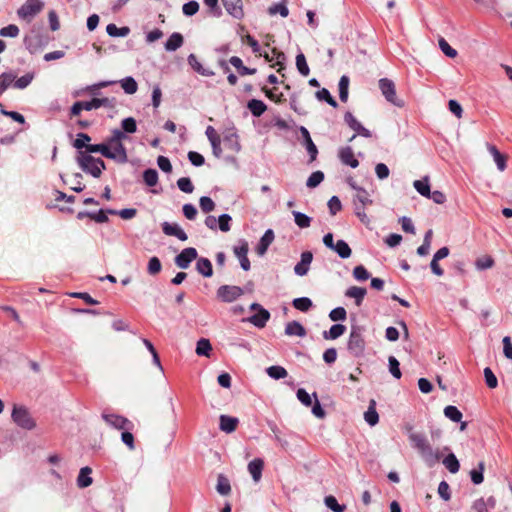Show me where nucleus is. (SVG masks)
Here are the masks:
<instances>
[{"label":"nucleus","mask_w":512,"mask_h":512,"mask_svg":"<svg viewBox=\"0 0 512 512\" xmlns=\"http://www.w3.org/2000/svg\"><path fill=\"white\" fill-rule=\"evenodd\" d=\"M299 131L303 138V145L305 146V148L310 156V161H314L317 157L318 149H317L316 145L314 144L307 128H305L304 126H301L299 128Z\"/></svg>","instance_id":"obj_15"},{"label":"nucleus","mask_w":512,"mask_h":512,"mask_svg":"<svg viewBox=\"0 0 512 512\" xmlns=\"http://www.w3.org/2000/svg\"><path fill=\"white\" fill-rule=\"evenodd\" d=\"M489 153L492 155L497 168L500 171H504L506 169V157L500 153V151L494 145L488 144L487 146Z\"/></svg>","instance_id":"obj_30"},{"label":"nucleus","mask_w":512,"mask_h":512,"mask_svg":"<svg viewBox=\"0 0 512 512\" xmlns=\"http://www.w3.org/2000/svg\"><path fill=\"white\" fill-rule=\"evenodd\" d=\"M388 366H389V372L391 373V375L396 379H400L402 376V373L400 370V363L394 356H389Z\"/></svg>","instance_id":"obj_52"},{"label":"nucleus","mask_w":512,"mask_h":512,"mask_svg":"<svg viewBox=\"0 0 512 512\" xmlns=\"http://www.w3.org/2000/svg\"><path fill=\"white\" fill-rule=\"evenodd\" d=\"M178 188L184 193H192L194 191V186L189 177H182L177 180Z\"/></svg>","instance_id":"obj_57"},{"label":"nucleus","mask_w":512,"mask_h":512,"mask_svg":"<svg viewBox=\"0 0 512 512\" xmlns=\"http://www.w3.org/2000/svg\"><path fill=\"white\" fill-rule=\"evenodd\" d=\"M184 42L182 34L179 32L172 33L164 44L165 50L172 52L179 49Z\"/></svg>","instance_id":"obj_20"},{"label":"nucleus","mask_w":512,"mask_h":512,"mask_svg":"<svg viewBox=\"0 0 512 512\" xmlns=\"http://www.w3.org/2000/svg\"><path fill=\"white\" fill-rule=\"evenodd\" d=\"M13 421L21 428L26 430H32L36 423L31 417L29 411L23 406H14L12 415Z\"/></svg>","instance_id":"obj_7"},{"label":"nucleus","mask_w":512,"mask_h":512,"mask_svg":"<svg viewBox=\"0 0 512 512\" xmlns=\"http://www.w3.org/2000/svg\"><path fill=\"white\" fill-rule=\"evenodd\" d=\"M197 257V250L193 247H187L175 257V264L181 269H187Z\"/></svg>","instance_id":"obj_11"},{"label":"nucleus","mask_w":512,"mask_h":512,"mask_svg":"<svg viewBox=\"0 0 512 512\" xmlns=\"http://www.w3.org/2000/svg\"><path fill=\"white\" fill-rule=\"evenodd\" d=\"M443 465L446 467V469L452 473L455 474L460 469V463L458 459L456 458L455 454L450 453L443 459Z\"/></svg>","instance_id":"obj_32"},{"label":"nucleus","mask_w":512,"mask_h":512,"mask_svg":"<svg viewBox=\"0 0 512 512\" xmlns=\"http://www.w3.org/2000/svg\"><path fill=\"white\" fill-rule=\"evenodd\" d=\"M263 466L264 462L260 458L253 459L252 461L249 462L248 471L255 482L260 481L262 477Z\"/></svg>","instance_id":"obj_21"},{"label":"nucleus","mask_w":512,"mask_h":512,"mask_svg":"<svg viewBox=\"0 0 512 512\" xmlns=\"http://www.w3.org/2000/svg\"><path fill=\"white\" fill-rule=\"evenodd\" d=\"M292 214L294 216V221L299 228L303 229L310 226L312 220L311 217L299 211H293Z\"/></svg>","instance_id":"obj_43"},{"label":"nucleus","mask_w":512,"mask_h":512,"mask_svg":"<svg viewBox=\"0 0 512 512\" xmlns=\"http://www.w3.org/2000/svg\"><path fill=\"white\" fill-rule=\"evenodd\" d=\"M76 161L79 167L85 173L92 175L95 178H99L102 171L106 169V164L101 158H95L90 154L79 151L76 157Z\"/></svg>","instance_id":"obj_3"},{"label":"nucleus","mask_w":512,"mask_h":512,"mask_svg":"<svg viewBox=\"0 0 512 512\" xmlns=\"http://www.w3.org/2000/svg\"><path fill=\"white\" fill-rule=\"evenodd\" d=\"M161 227L165 235L175 236L180 241H186L188 239L185 231L177 223L163 222Z\"/></svg>","instance_id":"obj_14"},{"label":"nucleus","mask_w":512,"mask_h":512,"mask_svg":"<svg viewBox=\"0 0 512 512\" xmlns=\"http://www.w3.org/2000/svg\"><path fill=\"white\" fill-rule=\"evenodd\" d=\"M366 293H367L366 288L352 286L346 290L345 296H347L349 298H353L355 300V304L357 306H360L364 300Z\"/></svg>","instance_id":"obj_22"},{"label":"nucleus","mask_w":512,"mask_h":512,"mask_svg":"<svg viewBox=\"0 0 512 512\" xmlns=\"http://www.w3.org/2000/svg\"><path fill=\"white\" fill-rule=\"evenodd\" d=\"M20 30L19 27L15 24H9L5 27H2L0 29V36L1 37H11L15 38L19 35Z\"/></svg>","instance_id":"obj_55"},{"label":"nucleus","mask_w":512,"mask_h":512,"mask_svg":"<svg viewBox=\"0 0 512 512\" xmlns=\"http://www.w3.org/2000/svg\"><path fill=\"white\" fill-rule=\"evenodd\" d=\"M91 137L86 133H78L77 138L75 139L73 146L80 150L82 148L86 149V146L90 145Z\"/></svg>","instance_id":"obj_56"},{"label":"nucleus","mask_w":512,"mask_h":512,"mask_svg":"<svg viewBox=\"0 0 512 512\" xmlns=\"http://www.w3.org/2000/svg\"><path fill=\"white\" fill-rule=\"evenodd\" d=\"M34 73L28 72L20 78L14 80V87L17 89H25L28 87L34 79Z\"/></svg>","instance_id":"obj_48"},{"label":"nucleus","mask_w":512,"mask_h":512,"mask_svg":"<svg viewBox=\"0 0 512 512\" xmlns=\"http://www.w3.org/2000/svg\"><path fill=\"white\" fill-rule=\"evenodd\" d=\"M348 351L355 357H360L365 351V340L363 337V328L360 326H352L348 343Z\"/></svg>","instance_id":"obj_4"},{"label":"nucleus","mask_w":512,"mask_h":512,"mask_svg":"<svg viewBox=\"0 0 512 512\" xmlns=\"http://www.w3.org/2000/svg\"><path fill=\"white\" fill-rule=\"evenodd\" d=\"M354 204L358 203L359 206H367L372 204V199L370 198V194L364 189H358L354 196Z\"/></svg>","instance_id":"obj_38"},{"label":"nucleus","mask_w":512,"mask_h":512,"mask_svg":"<svg viewBox=\"0 0 512 512\" xmlns=\"http://www.w3.org/2000/svg\"><path fill=\"white\" fill-rule=\"evenodd\" d=\"M346 331V327L342 324H334L328 331L323 332V338L326 340H335L342 336Z\"/></svg>","instance_id":"obj_31"},{"label":"nucleus","mask_w":512,"mask_h":512,"mask_svg":"<svg viewBox=\"0 0 512 512\" xmlns=\"http://www.w3.org/2000/svg\"><path fill=\"white\" fill-rule=\"evenodd\" d=\"M188 63L193 68V70L203 76H210L214 74L211 70L204 68L194 54H190L188 56Z\"/></svg>","instance_id":"obj_33"},{"label":"nucleus","mask_w":512,"mask_h":512,"mask_svg":"<svg viewBox=\"0 0 512 512\" xmlns=\"http://www.w3.org/2000/svg\"><path fill=\"white\" fill-rule=\"evenodd\" d=\"M44 8V2L41 0H26L17 10L19 19L31 22Z\"/></svg>","instance_id":"obj_5"},{"label":"nucleus","mask_w":512,"mask_h":512,"mask_svg":"<svg viewBox=\"0 0 512 512\" xmlns=\"http://www.w3.org/2000/svg\"><path fill=\"white\" fill-rule=\"evenodd\" d=\"M331 250L334 251L342 259H348L352 254L350 246L346 241L342 239L338 240L335 243L334 248Z\"/></svg>","instance_id":"obj_28"},{"label":"nucleus","mask_w":512,"mask_h":512,"mask_svg":"<svg viewBox=\"0 0 512 512\" xmlns=\"http://www.w3.org/2000/svg\"><path fill=\"white\" fill-rule=\"evenodd\" d=\"M250 309L256 311V313L246 319L244 318L243 321L250 322L257 328H264L270 319V312L258 303H252Z\"/></svg>","instance_id":"obj_9"},{"label":"nucleus","mask_w":512,"mask_h":512,"mask_svg":"<svg viewBox=\"0 0 512 512\" xmlns=\"http://www.w3.org/2000/svg\"><path fill=\"white\" fill-rule=\"evenodd\" d=\"M349 77L346 75L341 76L338 84L339 88V98L342 102H346L348 100L349 95Z\"/></svg>","instance_id":"obj_37"},{"label":"nucleus","mask_w":512,"mask_h":512,"mask_svg":"<svg viewBox=\"0 0 512 512\" xmlns=\"http://www.w3.org/2000/svg\"><path fill=\"white\" fill-rule=\"evenodd\" d=\"M128 139L119 129L112 130V134L107 138L106 143L90 144L86 146L87 154L100 153L102 156L114 160L119 164L128 162V155L123 140Z\"/></svg>","instance_id":"obj_1"},{"label":"nucleus","mask_w":512,"mask_h":512,"mask_svg":"<svg viewBox=\"0 0 512 512\" xmlns=\"http://www.w3.org/2000/svg\"><path fill=\"white\" fill-rule=\"evenodd\" d=\"M102 418L105 420L107 424L116 429L130 430L133 428V424L130 420L117 414L103 413Z\"/></svg>","instance_id":"obj_12"},{"label":"nucleus","mask_w":512,"mask_h":512,"mask_svg":"<svg viewBox=\"0 0 512 512\" xmlns=\"http://www.w3.org/2000/svg\"><path fill=\"white\" fill-rule=\"evenodd\" d=\"M143 180L149 187H154L158 183V172L155 169L148 168L143 172Z\"/></svg>","instance_id":"obj_46"},{"label":"nucleus","mask_w":512,"mask_h":512,"mask_svg":"<svg viewBox=\"0 0 512 512\" xmlns=\"http://www.w3.org/2000/svg\"><path fill=\"white\" fill-rule=\"evenodd\" d=\"M285 334L288 336L304 337L306 336V330L300 322L291 321L286 324Z\"/></svg>","instance_id":"obj_23"},{"label":"nucleus","mask_w":512,"mask_h":512,"mask_svg":"<svg viewBox=\"0 0 512 512\" xmlns=\"http://www.w3.org/2000/svg\"><path fill=\"white\" fill-rule=\"evenodd\" d=\"M266 373L268 374L269 377H271L275 380L285 378L288 374L287 370L284 367L279 366V365H273V366L268 367L266 369Z\"/></svg>","instance_id":"obj_40"},{"label":"nucleus","mask_w":512,"mask_h":512,"mask_svg":"<svg viewBox=\"0 0 512 512\" xmlns=\"http://www.w3.org/2000/svg\"><path fill=\"white\" fill-rule=\"evenodd\" d=\"M241 146L238 137L234 133L226 134V149H231L235 152L240 150Z\"/></svg>","instance_id":"obj_60"},{"label":"nucleus","mask_w":512,"mask_h":512,"mask_svg":"<svg viewBox=\"0 0 512 512\" xmlns=\"http://www.w3.org/2000/svg\"><path fill=\"white\" fill-rule=\"evenodd\" d=\"M229 62L237 70V73L241 76L252 75L256 73L255 68H248L244 66L242 60L237 56L231 57L229 59Z\"/></svg>","instance_id":"obj_25"},{"label":"nucleus","mask_w":512,"mask_h":512,"mask_svg":"<svg viewBox=\"0 0 512 512\" xmlns=\"http://www.w3.org/2000/svg\"><path fill=\"white\" fill-rule=\"evenodd\" d=\"M226 12L237 20L244 17L242 0H226Z\"/></svg>","instance_id":"obj_17"},{"label":"nucleus","mask_w":512,"mask_h":512,"mask_svg":"<svg viewBox=\"0 0 512 512\" xmlns=\"http://www.w3.org/2000/svg\"><path fill=\"white\" fill-rule=\"evenodd\" d=\"M247 108L254 117H260L267 110L266 104L262 100L251 99L247 103Z\"/></svg>","instance_id":"obj_27"},{"label":"nucleus","mask_w":512,"mask_h":512,"mask_svg":"<svg viewBox=\"0 0 512 512\" xmlns=\"http://www.w3.org/2000/svg\"><path fill=\"white\" fill-rule=\"evenodd\" d=\"M484 469H485L484 462H479L478 468L473 469V470L470 471L471 481L475 485H479V484H481L483 482V479H484L483 478Z\"/></svg>","instance_id":"obj_49"},{"label":"nucleus","mask_w":512,"mask_h":512,"mask_svg":"<svg viewBox=\"0 0 512 512\" xmlns=\"http://www.w3.org/2000/svg\"><path fill=\"white\" fill-rule=\"evenodd\" d=\"M205 5L208 7V12L211 16L220 17L222 12L218 6V0H204Z\"/></svg>","instance_id":"obj_63"},{"label":"nucleus","mask_w":512,"mask_h":512,"mask_svg":"<svg viewBox=\"0 0 512 512\" xmlns=\"http://www.w3.org/2000/svg\"><path fill=\"white\" fill-rule=\"evenodd\" d=\"M206 136L209 139L213 153L216 157H220L222 149H221V139L217 134L216 130L212 126H208L206 129Z\"/></svg>","instance_id":"obj_18"},{"label":"nucleus","mask_w":512,"mask_h":512,"mask_svg":"<svg viewBox=\"0 0 512 512\" xmlns=\"http://www.w3.org/2000/svg\"><path fill=\"white\" fill-rule=\"evenodd\" d=\"M315 96L316 98L319 100V101H325L327 102L330 106H332L333 108H336L338 106V103L336 102V100L331 96L330 92L328 89L326 88H322L320 90H318L316 93H315Z\"/></svg>","instance_id":"obj_41"},{"label":"nucleus","mask_w":512,"mask_h":512,"mask_svg":"<svg viewBox=\"0 0 512 512\" xmlns=\"http://www.w3.org/2000/svg\"><path fill=\"white\" fill-rule=\"evenodd\" d=\"M444 415L453 422H461L462 413L453 405H448L444 408Z\"/></svg>","instance_id":"obj_47"},{"label":"nucleus","mask_w":512,"mask_h":512,"mask_svg":"<svg viewBox=\"0 0 512 512\" xmlns=\"http://www.w3.org/2000/svg\"><path fill=\"white\" fill-rule=\"evenodd\" d=\"M364 419L370 426H375L379 422V415L376 411V401L371 399L367 411L364 413Z\"/></svg>","instance_id":"obj_24"},{"label":"nucleus","mask_w":512,"mask_h":512,"mask_svg":"<svg viewBox=\"0 0 512 512\" xmlns=\"http://www.w3.org/2000/svg\"><path fill=\"white\" fill-rule=\"evenodd\" d=\"M16 75L12 72H4L0 75V90L3 92L7 90L11 84L14 85Z\"/></svg>","instance_id":"obj_50"},{"label":"nucleus","mask_w":512,"mask_h":512,"mask_svg":"<svg viewBox=\"0 0 512 512\" xmlns=\"http://www.w3.org/2000/svg\"><path fill=\"white\" fill-rule=\"evenodd\" d=\"M268 12L270 15L280 14L282 17H287L289 10L285 4L277 3L269 7Z\"/></svg>","instance_id":"obj_59"},{"label":"nucleus","mask_w":512,"mask_h":512,"mask_svg":"<svg viewBox=\"0 0 512 512\" xmlns=\"http://www.w3.org/2000/svg\"><path fill=\"white\" fill-rule=\"evenodd\" d=\"M248 251L249 244L245 239H240L237 244L233 246V253L244 271L250 270L251 267L250 260L247 256Z\"/></svg>","instance_id":"obj_10"},{"label":"nucleus","mask_w":512,"mask_h":512,"mask_svg":"<svg viewBox=\"0 0 512 512\" xmlns=\"http://www.w3.org/2000/svg\"><path fill=\"white\" fill-rule=\"evenodd\" d=\"M409 441L419 456L429 468L434 467L442 458L443 452L440 448H434L426 435L422 432H414L411 426L406 427Z\"/></svg>","instance_id":"obj_2"},{"label":"nucleus","mask_w":512,"mask_h":512,"mask_svg":"<svg viewBox=\"0 0 512 512\" xmlns=\"http://www.w3.org/2000/svg\"><path fill=\"white\" fill-rule=\"evenodd\" d=\"M324 180V173L322 171L313 172L307 179L306 186L309 188L317 187Z\"/></svg>","instance_id":"obj_54"},{"label":"nucleus","mask_w":512,"mask_h":512,"mask_svg":"<svg viewBox=\"0 0 512 512\" xmlns=\"http://www.w3.org/2000/svg\"><path fill=\"white\" fill-rule=\"evenodd\" d=\"M92 469L88 466L80 469L79 475L77 477V485L80 488H86L90 486L93 482L91 478Z\"/></svg>","instance_id":"obj_29"},{"label":"nucleus","mask_w":512,"mask_h":512,"mask_svg":"<svg viewBox=\"0 0 512 512\" xmlns=\"http://www.w3.org/2000/svg\"><path fill=\"white\" fill-rule=\"evenodd\" d=\"M116 83H119L121 85L122 89L126 94L131 95L137 92L138 84L136 80L131 76H127L121 79L120 81H101L98 84L88 87V90L94 93L96 89L105 88Z\"/></svg>","instance_id":"obj_6"},{"label":"nucleus","mask_w":512,"mask_h":512,"mask_svg":"<svg viewBox=\"0 0 512 512\" xmlns=\"http://www.w3.org/2000/svg\"><path fill=\"white\" fill-rule=\"evenodd\" d=\"M200 208L204 213H209L214 210L215 203L208 196H202L199 200Z\"/></svg>","instance_id":"obj_64"},{"label":"nucleus","mask_w":512,"mask_h":512,"mask_svg":"<svg viewBox=\"0 0 512 512\" xmlns=\"http://www.w3.org/2000/svg\"><path fill=\"white\" fill-rule=\"evenodd\" d=\"M274 241V232L272 229H268L265 231L263 236L260 238L259 243L256 246V253L259 256L265 255L269 246Z\"/></svg>","instance_id":"obj_16"},{"label":"nucleus","mask_w":512,"mask_h":512,"mask_svg":"<svg viewBox=\"0 0 512 512\" xmlns=\"http://www.w3.org/2000/svg\"><path fill=\"white\" fill-rule=\"evenodd\" d=\"M126 136L137 131V122L133 117H127L121 121V129Z\"/></svg>","instance_id":"obj_39"},{"label":"nucleus","mask_w":512,"mask_h":512,"mask_svg":"<svg viewBox=\"0 0 512 512\" xmlns=\"http://www.w3.org/2000/svg\"><path fill=\"white\" fill-rule=\"evenodd\" d=\"M292 305L297 310L307 312L313 306V303L308 297H300L295 298L292 302Z\"/></svg>","instance_id":"obj_42"},{"label":"nucleus","mask_w":512,"mask_h":512,"mask_svg":"<svg viewBox=\"0 0 512 512\" xmlns=\"http://www.w3.org/2000/svg\"><path fill=\"white\" fill-rule=\"evenodd\" d=\"M353 276L358 281H366L370 278V274L363 265H358L353 269Z\"/></svg>","instance_id":"obj_62"},{"label":"nucleus","mask_w":512,"mask_h":512,"mask_svg":"<svg viewBox=\"0 0 512 512\" xmlns=\"http://www.w3.org/2000/svg\"><path fill=\"white\" fill-rule=\"evenodd\" d=\"M339 158L343 164L348 165L351 168H356L359 165V161L354 157L353 150L350 146L340 149Z\"/></svg>","instance_id":"obj_19"},{"label":"nucleus","mask_w":512,"mask_h":512,"mask_svg":"<svg viewBox=\"0 0 512 512\" xmlns=\"http://www.w3.org/2000/svg\"><path fill=\"white\" fill-rule=\"evenodd\" d=\"M110 215H118L124 220L132 219L136 216L137 210L135 208H125L122 210L107 209Z\"/></svg>","instance_id":"obj_45"},{"label":"nucleus","mask_w":512,"mask_h":512,"mask_svg":"<svg viewBox=\"0 0 512 512\" xmlns=\"http://www.w3.org/2000/svg\"><path fill=\"white\" fill-rule=\"evenodd\" d=\"M379 89L385 99L391 104L402 107L404 102L396 97V88L392 80L388 78H381L379 80Z\"/></svg>","instance_id":"obj_8"},{"label":"nucleus","mask_w":512,"mask_h":512,"mask_svg":"<svg viewBox=\"0 0 512 512\" xmlns=\"http://www.w3.org/2000/svg\"><path fill=\"white\" fill-rule=\"evenodd\" d=\"M296 67L299 73L303 76H308L310 73L309 66L303 53H299L296 56Z\"/></svg>","instance_id":"obj_51"},{"label":"nucleus","mask_w":512,"mask_h":512,"mask_svg":"<svg viewBox=\"0 0 512 512\" xmlns=\"http://www.w3.org/2000/svg\"><path fill=\"white\" fill-rule=\"evenodd\" d=\"M324 503H325L326 507L331 509L333 512H344L345 511V506L340 505L338 503L337 499L332 495L326 496L324 498Z\"/></svg>","instance_id":"obj_53"},{"label":"nucleus","mask_w":512,"mask_h":512,"mask_svg":"<svg viewBox=\"0 0 512 512\" xmlns=\"http://www.w3.org/2000/svg\"><path fill=\"white\" fill-rule=\"evenodd\" d=\"M347 312L343 307H336L332 309L329 313V318L332 321H344L346 320Z\"/></svg>","instance_id":"obj_61"},{"label":"nucleus","mask_w":512,"mask_h":512,"mask_svg":"<svg viewBox=\"0 0 512 512\" xmlns=\"http://www.w3.org/2000/svg\"><path fill=\"white\" fill-rule=\"evenodd\" d=\"M106 32L110 37H126L130 33V28L127 26L118 28L111 23L106 26Z\"/></svg>","instance_id":"obj_34"},{"label":"nucleus","mask_w":512,"mask_h":512,"mask_svg":"<svg viewBox=\"0 0 512 512\" xmlns=\"http://www.w3.org/2000/svg\"><path fill=\"white\" fill-rule=\"evenodd\" d=\"M413 186L420 195L430 197V185L429 178L427 176L422 180H415Z\"/></svg>","instance_id":"obj_36"},{"label":"nucleus","mask_w":512,"mask_h":512,"mask_svg":"<svg viewBox=\"0 0 512 512\" xmlns=\"http://www.w3.org/2000/svg\"><path fill=\"white\" fill-rule=\"evenodd\" d=\"M205 225L211 230L219 228L220 231L224 232V214L219 215L218 218H215L214 216H207L205 219Z\"/></svg>","instance_id":"obj_35"},{"label":"nucleus","mask_w":512,"mask_h":512,"mask_svg":"<svg viewBox=\"0 0 512 512\" xmlns=\"http://www.w3.org/2000/svg\"><path fill=\"white\" fill-rule=\"evenodd\" d=\"M161 268L162 265L158 257L153 256L149 259L147 270L150 275L158 274L161 271Z\"/></svg>","instance_id":"obj_58"},{"label":"nucleus","mask_w":512,"mask_h":512,"mask_svg":"<svg viewBox=\"0 0 512 512\" xmlns=\"http://www.w3.org/2000/svg\"><path fill=\"white\" fill-rule=\"evenodd\" d=\"M313 260V254L310 251H304L301 254L300 261L294 267V273L298 276H305Z\"/></svg>","instance_id":"obj_13"},{"label":"nucleus","mask_w":512,"mask_h":512,"mask_svg":"<svg viewBox=\"0 0 512 512\" xmlns=\"http://www.w3.org/2000/svg\"><path fill=\"white\" fill-rule=\"evenodd\" d=\"M212 350V346L210 344V341L205 338H201L196 345V353L199 356H206L209 357V353Z\"/></svg>","instance_id":"obj_44"},{"label":"nucleus","mask_w":512,"mask_h":512,"mask_svg":"<svg viewBox=\"0 0 512 512\" xmlns=\"http://www.w3.org/2000/svg\"><path fill=\"white\" fill-rule=\"evenodd\" d=\"M196 270L204 277H211L213 275L212 263L208 258H199L196 263Z\"/></svg>","instance_id":"obj_26"}]
</instances>
